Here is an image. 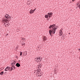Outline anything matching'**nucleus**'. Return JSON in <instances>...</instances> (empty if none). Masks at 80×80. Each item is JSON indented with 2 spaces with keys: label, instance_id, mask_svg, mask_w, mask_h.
I'll return each instance as SVG.
<instances>
[{
  "label": "nucleus",
  "instance_id": "nucleus-1",
  "mask_svg": "<svg viewBox=\"0 0 80 80\" xmlns=\"http://www.w3.org/2000/svg\"><path fill=\"white\" fill-rule=\"evenodd\" d=\"M58 28V26H56L55 24H53L52 25H51L49 27V28L50 29L51 28L50 30H49V33L51 36H52V34H55V31L57 28Z\"/></svg>",
  "mask_w": 80,
  "mask_h": 80
},
{
  "label": "nucleus",
  "instance_id": "nucleus-2",
  "mask_svg": "<svg viewBox=\"0 0 80 80\" xmlns=\"http://www.w3.org/2000/svg\"><path fill=\"white\" fill-rule=\"evenodd\" d=\"M3 21L4 25H5V27H8V25H9V22H8V19H5L3 20Z\"/></svg>",
  "mask_w": 80,
  "mask_h": 80
},
{
  "label": "nucleus",
  "instance_id": "nucleus-3",
  "mask_svg": "<svg viewBox=\"0 0 80 80\" xmlns=\"http://www.w3.org/2000/svg\"><path fill=\"white\" fill-rule=\"evenodd\" d=\"M52 15H53L52 12H49L48 13V14L45 15V17L46 18H48L49 16V18H50L52 16Z\"/></svg>",
  "mask_w": 80,
  "mask_h": 80
},
{
  "label": "nucleus",
  "instance_id": "nucleus-4",
  "mask_svg": "<svg viewBox=\"0 0 80 80\" xmlns=\"http://www.w3.org/2000/svg\"><path fill=\"white\" fill-rule=\"evenodd\" d=\"M4 17L5 18H3L2 21H3L4 19H8V20H11V19H10L11 17H10L8 14H6L5 15Z\"/></svg>",
  "mask_w": 80,
  "mask_h": 80
},
{
  "label": "nucleus",
  "instance_id": "nucleus-5",
  "mask_svg": "<svg viewBox=\"0 0 80 80\" xmlns=\"http://www.w3.org/2000/svg\"><path fill=\"white\" fill-rule=\"evenodd\" d=\"M42 38L43 42H45V41H46L47 40V37L45 36H43Z\"/></svg>",
  "mask_w": 80,
  "mask_h": 80
},
{
  "label": "nucleus",
  "instance_id": "nucleus-6",
  "mask_svg": "<svg viewBox=\"0 0 80 80\" xmlns=\"http://www.w3.org/2000/svg\"><path fill=\"white\" fill-rule=\"evenodd\" d=\"M10 69V67L8 66L4 70L5 71H8V70L9 71V69Z\"/></svg>",
  "mask_w": 80,
  "mask_h": 80
},
{
  "label": "nucleus",
  "instance_id": "nucleus-7",
  "mask_svg": "<svg viewBox=\"0 0 80 80\" xmlns=\"http://www.w3.org/2000/svg\"><path fill=\"white\" fill-rule=\"evenodd\" d=\"M16 66L17 67H20V64L18 62L16 64Z\"/></svg>",
  "mask_w": 80,
  "mask_h": 80
},
{
  "label": "nucleus",
  "instance_id": "nucleus-8",
  "mask_svg": "<svg viewBox=\"0 0 80 80\" xmlns=\"http://www.w3.org/2000/svg\"><path fill=\"white\" fill-rule=\"evenodd\" d=\"M41 70H40V69L38 70V72H37V73H36L37 77V76H38V75H39V73H40V72Z\"/></svg>",
  "mask_w": 80,
  "mask_h": 80
},
{
  "label": "nucleus",
  "instance_id": "nucleus-9",
  "mask_svg": "<svg viewBox=\"0 0 80 80\" xmlns=\"http://www.w3.org/2000/svg\"><path fill=\"white\" fill-rule=\"evenodd\" d=\"M12 70H13V68H12V67H10V69L9 70V72H12Z\"/></svg>",
  "mask_w": 80,
  "mask_h": 80
},
{
  "label": "nucleus",
  "instance_id": "nucleus-10",
  "mask_svg": "<svg viewBox=\"0 0 80 80\" xmlns=\"http://www.w3.org/2000/svg\"><path fill=\"white\" fill-rule=\"evenodd\" d=\"M42 72H40L39 74H38V76H37V77H41V75H42Z\"/></svg>",
  "mask_w": 80,
  "mask_h": 80
},
{
  "label": "nucleus",
  "instance_id": "nucleus-11",
  "mask_svg": "<svg viewBox=\"0 0 80 80\" xmlns=\"http://www.w3.org/2000/svg\"><path fill=\"white\" fill-rule=\"evenodd\" d=\"M30 13L32 14V13H33V10L31 9L30 11Z\"/></svg>",
  "mask_w": 80,
  "mask_h": 80
},
{
  "label": "nucleus",
  "instance_id": "nucleus-12",
  "mask_svg": "<svg viewBox=\"0 0 80 80\" xmlns=\"http://www.w3.org/2000/svg\"><path fill=\"white\" fill-rule=\"evenodd\" d=\"M38 60V57H37L35 58V61H36V62H37V60Z\"/></svg>",
  "mask_w": 80,
  "mask_h": 80
},
{
  "label": "nucleus",
  "instance_id": "nucleus-13",
  "mask_svg": "<svg viewBox=\"0 0 80 80\" xmlns=\"http://www.w3.org/2000/svg\"><path fill=\"white\" fill-rule=\"evenodd\" d=\"M11 68H12V70H15V66H12V67H11Z\"/></svg>",
  "mask_w": 80,
  "mask_h": 80
},
{
  "label": "nucleus",
  "instance_id": "nucleus-14",
  "mask_svg": "<svg viewBox=\"0 0 80 80\" xmlns=\"http://www.w3.org/2000/svg\"><path fill=\"white\" fill-rule=\"evenodd\" d=\"M42 57H39V58H38V60H41L40 61V62H41V61H42Z\"/></svg>",
  "mask_w": 80,
  "mask_h": 80
},
{
  "label": "nucleus",
  "instance_id": "nucleus-15",
  "mask_svg": "<svg viewBox=\"0 0 80 80\" xmlns=\"http://www.w3.org/2000/svg\"><path fill=\"white\" fill-rule=\"evenodd\" d=\"M38 70H35L34 73H37V72H38Z\"/></svg>",
  "mask_w": 80,
  "mask_h": 80
},
{
  "label": "nucleus",
  "instance_id": "nucleus-16",
  "mask_svg": "<svg viewBox=\"0 0 80 80\" xmlns=\"http://www.w3.org/2000/svg\"><path fill=\"white\" fill-rule=\"evenodd\" d=\"M0 73H1V75H3V73H4L2 71Z\"/></svg>",
  "mask_w": 80,
  "mask_h": 80
},
{
  "label": "nucleus",
  "instance_id": "nucleus-17",
  "mask_svg": "<svg viewBox=\"0 0 80 80\" xmlns=\"http://www.w3.org/2000/svg\"><path fill=\"white\" fill-rule=\"evenodd\" d=\"M61 34H60V36H62V34H63V33L61 31V32H60Z\"/></svg>",
  "mask_w": 80,
  "mask_h": 80
},
{
  "label": "nucleus",
  "instance_id": "nucleus-18",
  "mask_svg": "<svg viewBox=\"0 0 80 80\" xmlns=\"http://www.w3.org/2000/svg\"><path fill=\"white\" fill-rule=\"evenodd\" d=\"M25 43H23V44H22V46H23V47H25Z\"/></svg>",
  "mask_w": 80,
  "mask_h": 80
},
{
  "label": "nucleus",
  "instance_id": "nucleus-19",
  "mask_svg": "<svg viewBox=\"0 0 80 80\" xmlns=\"http://www.w3.org/2000/svg\"><path fill=\"white\" fill-rule=\"evenodd\" d=\"M38 69H40V68H41V67H40V66L38 65Z\"/></svg>",
  "mask_w": 80,
  "mask_h": 80
},
{
  "label": "nucleus",
  "instance_id": "nucleus-20",
  "mask_svg": "<svg viewBox=\"0 0 80 80\" xmlns=\"http://www.w3.org/2000/svg\"><path fill=\"white\" fill-rule=\"evenodd\" d=\"M20 56H21L22 55V52H20Z\"/></svg>",
  "mask_w": 80,
  "mask_h": 80
},
{
  "label": "nucleus",
  "instance_id": "nucleus-21",
  "mask_svg": "<svg viewBox=\"0 0 80 80\" xmlns=\"http://www.w3.org/2000/svg\"><path fill=\"white\" fill-rule=\"evenodd\" d=\"M22 39L23 40H25L26 39H25V38H22Z\"/></svg>",
  "mask_w": 80,
  "mask_h": 80
},
{
  "label": "nucleus",
  "instance_id": "nucleus-22",
  "mask_svg": "<svg viewBox=\"0 0 80 80\" xmlns=\"http://www.w3.org/2000/svg\"><path fill=\"white\" fill-rule=\"evenodd\" d=\"M39 66H40L41 68L42 67V64H39V65H38Z\"/></svg>",
  "mask_w": 80,
  "mask_h": 80
},
{
  "label": "nucleus",
  "instance_id": "nucleus-23",
  "mask_svg": "<svg viewBox=\"0 0 80 80\" xmlns=\"http://www.w3.org/2000/svg\"><path fill=\"white\" fill-rule=\"evenodd\" d=\"M15 62V61H12V62H11V63H14Z\"/></svg>",
  "mask_w": 80,
  "mask_h": 80
},
{
  "label": "nucleus",
  "instance_id": "nucleus-24",
  "mask_svg": "<svg viewBox=\"0 0 80 80\" xmlns=\"http://www.w3.org/2000/svg\"><path fill=\"white\" fill-rule=\"evenodd\" d=\"M35 10H36V8H35L33 10V12H35Z\"/></svg>",
  "mask_w": 80,
  "mask_h": 80
},
{
  "label": "nucleus",
  "instance_id": "nucleus-25",
  "mask_svg": "<svg viewBox=\"0 0 80 80\" xmlns=\"http://www.w3.org/2000/svg\"><path fill=\"white\" fill-rule=\"evenodd\" d=\"M13 63V62H11V65H12V66H14Z\"/></svg>",
  "mask_w": 80,
  "mask_h": 80
},
{
  "label": "nucleus",
  "instance_id": "nucleus-26",
  "mask_svg": "<svg viewBox=\"0 0 80 80\" xmlns=\"http://www.w3.org/2000/svg\"><path fill=\"white\" fill-rule=\"evenodd\" d=\"M25 56L27 55V53L26 52V53H25Z\"/></svg>",
  "mask_w": 80,
  "mask_h": 80
},
{
  "label": "nucleus",
  "instance_id": "nucleus-27",
  "mask_svg": "<svg viewBox=\"0 0 80 80\" xmlns=\"http://www.w3.org/2000/svg\"><path fill=\"white\" fill-rule=\"evenodd\" d=\"M6 73H7V72H5L4 73V75H6Z\"/></svg>",
  "mask_w": 80,
  "mask_h": 80
},
{
  "label": "nucleus",
  "instance_id": "nucleus-28",
  "mask_svg": "<svg viewBox=\"0 0 80 80\" xmlns=\"http://www.w3.org/2000/svg\"><path fill=\"white\" fill-rule=\"evenodd\" d=\"M15 63H16V62H14V63H13V65L14 66L15 65Z\"/></svg>",
  "mask_w": 80,
  "mask_h": 80
},
{
  "label": "nucleus",
  "instance_id": "nucleus-29",
  "mask_svg": "<svg viewBox=\"0 0 80 80\" xmlns=\"http://www.w3.org/2000/svg\"><path fill=\"white\" fill-rule=\"evenodd\" d=\"M39 60H40L39 59L37 61V62H38V61H39Z\"/></svg>",
  "mask_w": 80,
  "mask_h": 80
},
{
  "label": "nucleus",
  "instance_id": "nucleus-30",
  "mask_svg": "<svg viewBox=\"0 0 80 80\" xmlns=\"http://www.w3.org/2000/svg\"><path fill=\"white\" fill-rule=\"evenodd\" d=\"M63 35H63V36H62V38H63L64 37V36H63Z\"/></svg>",
  "mask_w": 80,
  "mask_h": 80
},
{
  "label": "nucleus",
  "instance_id": "nucleus-31",
  "mask_svg": "<svg viewBox=\"0 0 80 80\" xmlns=\"http://www.w3.org/2000/svg\"><path fill=\"white\" fill-rule=\"evenodd\" d=\"M16 57L17 58H18V56H16Z\"/></svg>",
  "mask_w": 80,
  "mask_h": 80
},
{
  "label": "nucleus",
  "instance_id": "nucleus-32",
  "mask_svg": "<svg viewBox=\"0 0 80 80\" xmlns=\"http://www.w3.org/2000/svg\"><path fill=\"white\" fill-rule=\"evenodd\" d=\"M79 50V51H80V48L78 49Z\"/></svg>",
  "mask_w": 80,
  "mask_h": 80
},
{
  "label": "nucleus",
  "instance_id": "nucleus-33",
  "mask_svg": "<svg viewBox=\"0 0 80 80\" xmlns=\"http://www.w3.org/2000/svg\"><path fill=\"white\" fill-rule=\"evenodd\" d=\"M18 62H20V60H19Z\"/></svg>",
  "mask_w": 80,
  "mask_h": 80
},
{
  "label": "nucleus",
  "instance_id": "nucleus-34",
  "mask_svg": "<svg viewBox=\"0 0 80 80\" xmlns=\"http://www.w3.org/2000/svg\"><path fill=\"white\" fill-rule=\"evenodd\" d=\"M8 35V34H7L6 35V36H7V35Z\"/></svg>",
  "mask_w": 80,
  "mask_h": 80
},
{
  "label": "nucleus",
  "instance_id": "nucleus-35",
  "mask_svg": "<svg viewBox=\"0 0 80 80\" xmlns=\"http://www.w3.org/2000/svg\"><path fill=\"white\" fill-rule=\"evenodd\" d=\"M79 60H80V57H79Z\"/></svg>",
  "mask_w": 80,
  "mask_h": 80
},
{
  "label": "nucleus",
  "instance_id": "nucleus-36",
  "mask_svg": "<svg viewBox=\"0 0 80 80\" xmlns=\"http://www.w3.org/2000/svg\"><path fill=\"white\" fill-rule=\"evenodd\" d=\"M0 75H1V72L0 73Z\"/></svg>",
  "mask_w": 80,
  "mask_h": 80
},
{
  "label": "nucleus",
  "instance_id": "nucleus-37",
  "mask_svg": "<svg viewBox=\"0 0 80 80\" xmlns=\"http://www.w3.org/2000/svg\"><path fill=\"white\" fill-rule=\"evenodd\" d=\"M69 34H70V33H69Z\"/></svg>",
  "mask_w": 80,
  "mask_h": 80
},
{
  "label": "nucleus",
  "instance_id": "nucleus-38",
  "mask_svg": "<svg viewBox=\"0 0 80 80\" xmlns=\"http://www.w3.org/2000/svg\"><path fill=\"white\" fill-rule=\"evenodd\" d=\"M47 20H48V19H47Z\"/></svg>",
  "mask_w": 80,
  "mask_h": 80
},
{
  "label": "nucleus",
  "instance_id": "nucleus-39",
  "mask_svg": "<svg viewBox=\"0 0 80 80\" xmlns=\"http://www.w3.org/2000/svg\"><path fill=\"white\" fill-rule=\"evenodd\" d=\"M29 4H30V3H29Z\"/></svg>",
  "mask_w": 80,
  "mask_h": 80
}]
</instances>
